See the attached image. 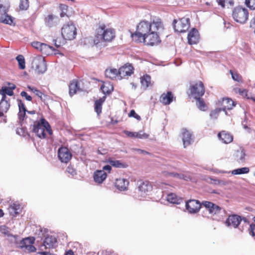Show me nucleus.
<instances>
[{
  "instance_id": "4",
  "label": "nucleus",
  "mask_w": 255,
  "mask_h": 255,
  "mask_svg": "<svg viewBox=\"0 0 255 255\" xmlns=\"http://www.w3.org/2000/svg\"><path fill=\"white\" fill-rule=\"evenodd\" d=\"M163 27L162 28L157 27V29H152L144 37H140V40L138 42H143L145 45L148 46H154L159 44L161 42L159 33L163 30Z\"/></svg>"
},
{
  "instance_id": "50",
  "label": "nucleus",
  "mask_w": 255,
  "mask_h": 255,
  "mask_svg": "<svg viewBox=\"0 0 255 255\" xmlns=\"http://www.w3.org/2000/svg\"><path fill=\"white\" fill-rule=\"evenodd\" d=\"M61 12L60 13V15L61 17L67 16V12L68 9V6L65 4H61L59 6Z\"/></svg>"
},
{
  "instance_id": "21",
  "label": "nucleus",
  "mask_w": 255,
  "mask_h": 255,
  "mask_svg": "<svg viewBox=\"0 0 255 255\" xmlns=\"http://www.w3.org/2000/svg\"><path fill=\"white\" fill-rule=\"evenodd\" d=\"M188 41L190 44H196L199 40V34L196 28H193L188 35Z\"/></svg>"
},
{
  "instance_id": "42",
  "label": "nucleus",
  "mask_w": 255,
  "mask_h": 255,
  "mask_svg": "<svg viewBox=\"0 0 255 255\" xmlns=\"http://www.w3.org/2000/svg\"><path fill=\"white\" fill-rule=\"evenodd\" d=\"M217 1L223 7L232 6L234 4L233 0H217Z\"/></svg>"
},
{
  "instance_id": "64",
  "label": "nucleus",
  "mask_w": 255,
  "mask_h": 255,
  "mask_svg": "<svg viewBox=\"0 0 255 255\" xmlns=\"http://www.w3.org/2000/svg\"><path fill=\"white\" fill-rule=\"evenodd\" d=\"M111 169H112L111 166L110 165H107L104 166L103 167V170H103L104 171H105V170H107V171H108L110 172L111 170Z\"/></svg>"
},
{
  "instance_id": "14",
  "label": "nucleus",
  "mask_w": 255,
  "mask_h": 255,
  "mask_svg": "<svg viewBox=\"0 0 255 255\" xmlns=\"http://www.w3.org/2000/svg\"><path fill=\"white\" fill-rule=\"evenodd\" d=\"M133 72V68L132 66L129 64H125L119 69V74L120 75V80L126 76H130Z\"/></svg>"
},
{
  "instance_id": "61",
  "label": "nucleus",
  "mask_w": 255,
  "mask_h": 255,
  "mask_svg": "<svg viewBox=\"0 0 255 255\" xmlns=\"http://www.w3.org/2000/svg\"><path fill=\"white\" fill-rule=\"evenodd\" d=\"M18 105L19 110H22L23 111V110L26 111L25 106H24V104L21 101H18Z\"/></svg>"
},
{
  "instance_id": "32",
  "label": "nucleus",
  "mask_w": 255,
  "mask_h": 255,
  "mask_svg": "<svg viewBox=\"0 0 255 255\" xmlns=\"http://www.w3.org/2000/svg\"><path fill=\"white\" fill-rule=\"evenodd\" d=\"M162 174L164 176H171L173 177L179 179H183L185 180H188V179H190L189 177L183 175V174H180L176 173L173 172H168L166 171H164L162 172Z\"/></svg>"
},
{
  "instance_id": "45",
  "label": "nucleus",
  "mask_w": 255,
  "mask_h": 255,
  "mask_svg": "<svg viewBox=\"0 0 255 255\" xmlns=\"http://www.w3.org/2000/svg\"><path fill=\"white\" fill-rule=\"evenodd\" d=\"M230 72L231 74L232 79L234 81L240 83L243 82L242 77L239 73L237 72H234L232 70H230Z\"/></svg>"
},
{
  "instance_id": "58",
  "label": "nucleus",
  "mask_w": 255,
  "mask_h": 255,
  "mask_svg": "<svg viewBox=\"0 0 255 255\" xmlns=\"http://www.w3.org/2000/svg\"><path fill=\"white\" fill-rule=\"evenodd\" d=\"M22 111H23L19 110L18 117H19V119L20 120H24V119L25 118V113L27 111L23 110V112H22Z\"/></svg>"
},
{
  "instance_id": "40",
  "label": "nucleus",
  "mask_w": 255,
  "mask_h": 255,
  "mask_svg": "<svg viewBox=\"0 0 255 255\" xmlns=\"http://www.w3.org/2000/svg\"><path fill=\"white\" fill-rule=\"evenodd\" d=\"M104 101V99H100L95 103V111L99 115L102 112V105Z\"/></svg>"
},
{
  "instance_id": "6",
  "label": "nucleus",
  "mask_w": 255,
  "mask_h": 255,
  "mask_svg": "<svg viewBox=\"0 0 255 255\" xmlns=\"http://www.w3.org/2000/svg\"><path fill=\"white\" fill-rule=\"evenodd\" d=\"M31 67L37 73H43L47 69L44 58L40 55L33 57L31 61Z\"/></svg>"
},
{
  "instance_id": "25",
  "label": "nucleus",
  "mask_w": 255,
  "mask_h": 255,
  "mask_svg": "<svg viewBox=\"0 0 255 255\" xmlns=\"http://www.w3.org/2000/svg\"><path fill=\"white\" fill-rule=\"evenodd\" d=\"M221 105L222 107L221 109L222 111L225 112L226 110H231L235 106L234 102L232 99L228 98L222 99Z\"/></svg>"
},
{
  "instance_id": "20",
  "label": "nucleus",
  "mask_w": 255,
  "mask_h": 255,
  "mask_svg": "<svg viewBox=\"0 0 255 255\" xmlns=\"http://www.w3.org/2000/svg\"><path fill=\"white\" fill-rule=\"evenodd\" d=\"M202 205L208 209L209 212L211 214H216L221 210V208L219 206L209 201L203 202Z\"/></svg>"
},
{
  "instance_id": "8",
  "label": "nucleus",
  "mask_w": 255,
  "mask_h": 255,
  "mask_svg": "<svg viewBox=\"0 0 255 255\" xmlns=\"http://www.w3.org/2000/svg\"><path fill=\"white\" fill-rule=\"evenodd\" d=\"M32 45L33 47L39 50L43 54L50 55L53 53L55 55H56L59 54L57 50L45 43L35 41L32 43Z\"/></svg>"
},
{
  "instance_id": "55",
  "label": "nucleus",
  "mask_w": 255,
  "mask_h": 255,
  "mask_svg": "<svg viewBox=\"0 0 255 255\" xmlns=\"http://www.w3.org/2000/svg\"><path fill=\"white\" fill-rule=\"evenodd\" d=\"M32 244H29L28 245H26V247L24 249L29 252H34L36 251V248Z\"/></svg>"
},
{
  "instance_id": "2",
  "label": "nucleus",
  "mask_w": 255,
  "mask_h": 255,
  "mask_svg": "<svg viewBox=\"0 0 255 255\" xmlns=\"http://www.w3.org/2000/svg\"><path fill=\"white\" fill-rule=\"evenodd\" d=\"M37 120L33 122L32 125V131L40 138H44L46 133L50 135L52 131L49 123L40 115H37Z\"/></svg>"
},
{
  "instance_id": "54",
  "label": "nucleus",
  "mask_w": 255,
  "mask_h": 255,
  "mask_svg": "<svg viewBox=\"0 0 255 255\" xmlns=\"http://www.w3.org/2000/svg\"><path fill=\"white\" fill-rule=\"evenodd\" d=\"M128 116L129 117H133L137 120H140V117L133 110L130 111V113L128 114Z\"/></svg>"
},
{
  "instance_id": "34",
  "label": "nucleus",
  "mask_w": 255,
  "mask_h": 255,
  "mask_svg": "<svg viewBox=\"0 0 255 255\" xmlns=\"http://www.w3.org/2000/svg\"><path fill=\"white\" fill-rule=\"evenodd\" d=\"M166 200L170 203L176 204L180 203L179 199L174 193L168 194L166 197Z\"/></svg>"
},
{
  "instance_id": "52",
  "label": "nucleus",
  "mask_w": 255,
  "mask_h": 255,
  "mask_svg": "<svg viewBox=\"0 0 255 255\" xmlns=\"http://www.w3.org/2000/svg\"><path fill=\"white\" fill-rule=\"evenodd\" d=\"M18 236L13 235L11 234L10 236H9L8 237V239L9 240V241L11 243L18 245L19 243H18Z\"/></svg>"
},
{
  "instance_id": "48",
  "label": "nucleus",
  "mask_w": 255,
  "mask_h": 255,
  "mask_svg": "<svg viewBox=\"0 0 255 255\" xmlns=\"http://www.w3.org/2000/svg\"><path fill=\"white\" fill-rule=\"evenodd\" d=\"M19 7L21 10H26L29 7L28 0H20Z\"/></svg>"
},
{
  "instance_id": "13",
  "label": "nucleus",
  "mask_w": 255,
  "mask_h": 255,
  "mask_svg": "<svg viewBox=\"0 0 255 255\" xmlns=\"http://www.w3.org/2000/svg\"><path fill=\"white\" fill-rule=\"evenodd\" d=\"M58 155L59 160L64 163H68L72 157V154L65 147H61L58 149Z\"/></svg>"
},
{
  "instance_id": "29",
  "label": "nucleus",
  "mask_w": 255,
  "mask_h": 255,
  "mask_svg": "<svg viewBox=\"0 0 255 255\" xmlns=\"http://www.w3.org/2000/svg\"><path fill=\"white\" fill-rule=\"evenodd\" d=\"M173 96L171 92H168L166 94L163 93L161 95L160 101L164 105L170 104L173 101Z\"/></svg>"
},
{
  "instance_id": "41",
  "label": "nucleus",
  "mask_w": 255,
  "mask_h": 255,
  "mask_svg": "<svg viewBox=\"0 0 255 255\" xmlns=\"http://www.w3.org/2000/svg\"><path fill=\"white\" fill-rule=\"evenodd\" d=\"M245 155V151L244 149H241L237 151L236 156L239 162L244 161Z\"/></svg>"
},
{
  "instance_id": "27",
  "label": "nucleus",
  "mask_w": 255,
  "mask_h": 255,
  "mask_svg": "<svg viewBox=\"0 0 255 255\" xmlns=\"http://www.w3.org/2000/svg\"><path fill=\"white\" fill-rule=\"evenodd\" d=\"M105 76L106 77L111 79H118L120 80L119 74V70L115 68H108L105 71Z\"/></svg>"
},
{
  "instance_id": "22",
  "label": "nucleus",
  "mask_w": 255,
  "mask_h": 255,
  "mask_svg": "<svg viewBox=\"0 0 255 255\" xmlns=\"http://www.w3.org/2000/svg\"><path fill=\"white\" fill-rule=\"evenodd\" d=\"M57 239L55 236H48L43 242V246L46 249L53 248L57 246Z\"/></svg>"
},
{
  "instance_id": "43",
  "label": "nucleus",
  "mask_w": 255,
  "mask_h": 255,
  "mask_svg": "<svg viewBox=\"0 0 255 255\" xmlns=\"http://www.w3.org/2000/svg\"><path fill=\"white\" fill-rule=\"evenodd\" d=\"M18 63V66L20 69H24L25 68V59L24 57L21 55H18L16 58Z\"/></svg>"
},
{
  "instance_id": "3",
  "label": "nucleus",
  "mask_w": 255,
  "mask_h": 255,
  "mask_svg": "<svg viewBox=\"0 0 255 255\" xmlns=\"http://www.w3.org/2000/svg\"><path fill=\"white\" fill-rule=\"evenodd\" d=\"M115 36V32L112 28H106L105 25L100 26L96 30V34L94 40L96 45L103 42H110Z\"/></svg>"
},
{
  "instance_id": "46",
  "label": "nucleus",
  "mask_w": 255,
  "mask_h": 255,
  "mask_svg": "<svg viewBox=\"0 0 255 255\" xmlns=\"http://www.w3.org/2000/svg\"><path fill=\"white\" fill-rule=\"evenodd\" d=\"M0 232L4 236L7 237V238L10 236L11 234L9 229L5 226H1L0 227Z\"/></svg>"
},
{
  "instance_id": "59",
  "label": "nucleus",
  "mask_w": 255,
  "mask_h": 255,
  "mask_svg": "<svg viewBox=\"0 0 255 255\" xmlns=\"http://www.w3.org/2000/svg\"><path fill=\"white\" fill-rule=\"evenodd\" d=\"M20 95L23 97H25L26 100L28 101H30L32 100L31 97L30 96L28 95L24 91L21 92L20 93Z\"/></svg>"
},
{
  "instance_id": "39",
  "label": "nucleus",
  "mask_w": 255,
  "mask_h": 255,
  "mask_svg": "<svg viewBox=\"0 0 255 255\" xmlns=\"http://www.w3.org/2000/svg\"><path fill=\"white\" fill-rule=\"evenodd\" d=\"M0 93L4 96L5 99H8L6 97V95L8 96H12L13 95V92L11 90V89L7 87H3L1 90H0Z\"/></svg>"
},
{
  "instance_id": "23",
  "label": "nucleus",
  "mask_w": 255,
  "mask_h": 255,
  "mask_svg": "<svg viewBox=\"0 0 255 255\" xmlns=\"http://www.w3.org/2000/svg\"><path fill=\"white\" fill-rule=\"evenodd\" d=\"M107 174L103 170L96 171L93 175L94 181L98 184H101L106 179Z\"/></svg>"
},
{
  "instance_id": "38",
  "label": "nucleus",
  "mask_w": 255,
  "mask_h": 255,
  "mask_svg": "<svg viewBox=\"0 0 255 255\" xmlns=\"http://www.w3.org/2000/svg\"><path fill=\"white\" fill-rule=\"evenodd\" d=\"M0 21L7 24H11L13 22L12 17L6 13L0 16Z\"/></svg>"
},
{
  "instance_id": "28",
  "label": "nucleus",
  "mask_w": 255,
  "mask_h": 255,
  "mask_svg": "<svg viewBox=\"0 0 255 255\" xmlns=\"http://www.w3.org/2000/svg\"><path fill=\"white\" fill-rule=\"evenodd\" d=\"M219 138L225 143H229L232 141L233 139V136L225 131L219 132L218 134Z\"/></svg>"
},
{
  "instance_id": "1",
  "label": "nucleus",
  "mask_w": 255,
  "mask_h": 255,
  "mask_svg": "<svg viewBox=\"0 0 255 255\" xmlns=\"http://www.w3.org/2000/svg\"><path fill=\"white\" fill-rule=\"evenodd\" d=\"M163 28V23L159 18H154L152 21L143 20L140 21L136 26L135 32L132 34L131 36L132 40L138 42L140 40V37H144L152 29Z\"/></svg>"
},
{
  "instance_id": "11",
  "label": "nucleus",
  "mask_w": 255,
  "mask_h": 255,
  "mask_svg": "<svg viewBox=\"0 0 255 255\" xmlns=\"http://www.w3.org/2000/svg\"><path fill=\"white\" fill-rule=\"evenodd\" d=\"M137 185L138 194L141 197H144L148 195L152 189L151 184L148 181H139Z\"/></svg>"
},
{
  "instance_id": "17",
  "label": "nucleus",
  "mask_w": 255,
  "mask_h": 255,
  "mask_svg": "<svg viewBox=\"0 0 255 255\" xmlns=\"http://www.w3.org/2000/svg\"><path fill=\"white\" fill-rule=\"evenodd\" d=\"M58 16L53 14H48L44 19L45 24L46 26L52 27L56 26L59 23Z\"/></svg>"
},
{
  "instance_id": "16",
  "label": "nucleus",
  "mask_w": 255,
  "mask_h": 255,
  "mask_svg": "<svg viewBox=\"0 0 255 255\" xmlns=\"http://www.w3.org/2000/svg\"><path fill=\"white\" fill-rule=\"evenodd\" d=\"M242 221L240 216L236 215L229 216L227 218L226 224L228 227H233L235 228H237Z\"/></svg>"
},
{
  "instance_id": "60",
  "label": "nucleus",
  "mask_w": 255,
  "mask_h": 255,
  "mask_svg": "<svg viewBox=\"0 0 255 255\" xmlns=\"http://www.w3.org/2000/svg\"><path fill=\"white\" fill-rule=\"evenodd\" d=\"M66 171L72 175H74L76 174L75 170L70 166H68Z\"/></svg>"
},
{
  "instance_id": "12",
  "label": "nucleus",
  "mask_w": 255,
  "mask_h": 255,
  "mask_svg": "<svg viewBox=\"0 0 255 255\" xmlns=\"http://www.w3.org/2000/svg\"><path fill=\"white\" fill-rule=\"evenodd\" d=\"M201 204L196 200H190L186 203V209L189 213L195 214L201 208Z\"/></svg>"
},
{
  "instance_id": "9",
  "label": "nucleus",
  "mask_w": 255,
  "mask_h": 255,
  "mask_svg": "<svg viewBox=\"0 0 255 255\" xmlns=\"http://www.w3.org/2000/svg\"><path fill=\"white\" fill-rule=\"evenodd\" d=\"M175 31L178 32H185L190 27V20L188 18L183 17L178 20H174L173 22Z\"/></svg>"
},
{
  "instance_id": "51",
  "label": "nucleus",
  "mask_w": 255,
  "mask_h": 255,
  "mask_svg": "<svg viewBox=\"0 0 255 255\" xmlns=\"http://www.w3.org/2000/svg\"><path fill=\"white\" fill-rule=\"evenodd\" d=\"M245 4L251 9H255V0H245Z\"/></svg>"
},
{
  "instance_id": "15",
  "label": "nucleus",
  "mask_w": 255,
  "mask_h": 255,
  "mask_svg": "<svg viewBox=\"0 0 255 255\" xmlns=\"http://www.w3.org/2000/svg\"><path fill=\"white\" fill-rule=\"evenodd\" d=\"M3 96L0 93V117L6 113L10 107L9 99H5Z\"/></svg>"
},
{
  "instance_id": "19",
  "label": "nucleus",
  "mask_w": 255,
  "mask_h": 255,
  "mask_svg": "<svg viewBox=\"0 0 255 255\" xmlns=\"http://www.w3.org/2000/svg\"><path fill=\"white\" fill-rule=\"evenodd\" d=\"M7 210L11 216L15 217L21 212L22 207L18 202H15L11 203Z\"/></svg>"
},
{
  "instance_id": "56",
  "label": "nucleus",
  "mask_w": 255,
  "mask_h": 255,
  "mask_svg": "<svg viewBox=\"0 0 255 255\" xmlns=\"http://www.w3.org/2000/svg\"><path fill=\"white\" fill-rule=\"evenodd\" d=\"M250 234L253 237L255 236V224H252L250 225L249 229Z\"/></svg>"
},
{
  "instance_id": "31",
  "label": "nucleus",
  "mask_w": 255,
  "mask_h": 255,
  "mask_svg": "<svg viewBox=\"0 0 255 255\" xmlns=\"http://www.w3.org/2000/svg\"><path fill=\"white\" fill-rule=\"evenodd\" d=\"M34 241L35 239L33 237L26 238L20 241L17 247L21 249H24L26 247V245H28L29 244H33Z\"/></svg>"
},
{
  "instance_id": "33",
  "label": "nucleus",
  "mask_w": 255,
  "mask_h": 255,
  "mask_svg": "<svg viewBox=\"0 0 255 255\" xmlns=\"http://www.w3.org/2000/svg\"><path fill=\"white\" fill-rule=\"evenodd\" d=\"M101 89L102 92L106 94L110 93L113 90L114 87L110 82H104Z\"/></svg>"
},
{
  "instance_id": "47",
  "label": "nucleus",
  "mask_w": 255,
  "mask_h": 255,
  "mask_svg": "<svg viewBox=\"0 0 255 255\" xmlns=\"http://www.w3.org/2000/svg\"><path fill=\"white\" fill-rule=\"evenodd\" d=\"M9 8L8 3L2 4L0 3V16L3 15L7 13V10Z\"/></svg>"
},
{
  "instance_id": "49",
  "label": "nucleus",
  "mask_w": 255,
  "mask_h": 255,
  "mask_svg": "<svg viewBox=\"0 0 255 255\" xmlns=\"http://www.w3.org/2000/svg\"><path fill=\"white\" fill-rule=\"evenodd\" d=\"M222 110L221 108H217L215 110L212 111L210 114V118L214 120L217 119L219 116V113Z\"/></svg>"
},
{
  "instance_id": "53",
  "label": "nucleus",
  "mask_w": 255,
  "mask_h": 255,
  "mask_svg": "<svg viewBox=\"0 0 255 255\" xmlns=\"http://www.w3.org/2000/svg\"><path fill=\"white\" fill-rule=\"evenodd\" d=\"M137 135L136 136V138H138L140 139H146L149 137V135L147 133L144 132L143 131H139L138 132H136Z\"/></svg>"
},
{
  "instance_id": "36",
  "label": "nucleus",
  "mask_w": 255,
  "mask_h": 255,
  "mask_svg": "<svg viewBox=\"0 0 255 255\" xmlns=\"http://www.w3.org/2000/svg\"><path fill=\"white\" fill-rule=\"evenodd\" d=\"M140 82L142 87L146 89L151 83V78L149 76L146 75L141 78Z\"/></svg>"
},
{
  "instance_id": "63",
  "label": "nucleus",
  "mask_w": 255,
  "mask_h": 255,
  "mask_svg": "<svg viewBox=\"0 0 255 255\" xmlns=\"http://www.w3.org/2000/svg\"><path fill=\"white\" fill-rule=\"evenodd\" d=\"M34 93L39 98H42V96L43 94L38 90L35 89V90H34Z\"/></svg>"
},
{
  "instance_id": "35",
  "label": "nucleus",
  "mask_w": 255,
  "mask_h": 255,
  "mask_svg": "<svg viewBox=\"0 0 255 255\" xmlns=\"http://www.w3.org/2000/svg\"><path fill=\"white\" fill-rule=\"evenodd\" d=\"M250 169L249 167H244L234 169L231 171L233 175H240L243 174H247L249 172Z\"/></svg>"
},
{
  "instance_id": "26",
  "label": "nucleus",
  "mask_w": 255,
  "mask_h": 255,
  "mask_svg": "<svg viewBox=\"0 0 255 255\" xmlns=\"http://www.w3.org/2000/svg\"><path fill=\"white\" fill-rule=\"evenodd\" d=\"M129 182L124 178H119L116 180L115 186L121 191H125L127 189Z\"/></svg>"
},
{
  "instance_id": "44",
  "label": "nucleus",
  "mask_w": 255,
  "mask_h": 255,
  "mask_svg": "<svg viewBox=\"0 0 255 255\" xmlns=\"http://www.w3.org/2000/svg\"><path fill=\"white\" fill-rule=\"evenodd\" d=\"M195 99L197 100L196 105L197 107L201 111H205L206 106L204 102L200 98Z\"/></svg>"
},
{
  "instance_id": "18",
  "label": "nucleus",
  "mask_w": 255,
  "mask_h": 255,
  "mask_svg": "<svg viewBox=\"0 0 255 255\" xmlns=\"http://www.w3.org/2000/svg\"><path fill=\"white\" fill-rule=\"evenodd\" d=\"M182 141L184 147L185 148L193 141L192 133L186 129L182 130Z\"/></svg>"
},
{
  "instance_id": "57",
  "label": "nucleus",
  "mask_w": 255,
  "mask_h": 255,
  "mask_svg": "<svg viewBox=\"0 0 255 255\" xmlns=\"http://www.w3.org/2000/svg\"><path fill=\"white\" fill-rule=\"evenodd\" d=\"M124 133L128 137H136L137 135L136 132H131L125 130L124 131Z\"/></svg>"
},
{
  "instance_id": "10",
  "label": "nucleus",
  "mask_w": 255,
  "mask_h": 255,
  "mask_svg": "<svg viewBox=\"0 0 255 255\" xmlns=\"http://www.w3.org/2000/svg\"><path fill=\"white\" fill-rule=\"evenodd\" d=\"M190 94L194 98H199L202 97L205 93V88L203 83L198 81L192 85L190 88Z\"/></svg>"
},
{
  "instance_id": "7",
  "label": "nucleus",
  "mask_w": 255,
  "mask_h": 255,
  "mask_svg": "<svg viewBox=\"0 0 255 255\" xmlns=\"http://www.w3.org/2000/svg\"><path fill=\"white\" fill-rule=\"evenodd\" d=\"M233 16L236 21L240 23H245L248 20L249 12L245 8L238 7L234 9Z\"/></svg>"
},
{
  "instance_id": "37",
  "label": "nucleus",
  "mask_w": 255,
  "mask_h": 255,
  "mask_svg": "<svg viewBox=\"0 0 255 255\" xmlns=\"http://www.w3.org/2000/svg\"><path fill=\"white\" fill-rule=\"evenodd\" d=\"M108 162L113 166L117 168H126L127 166L126 164L122 163L119 160L110 159Z\"/></svg>"
},
{
  "instance_id": "24",
  "label": "nucleus",
  "mask_w": 255,
  "mask_h": 255,
  "mask_svg": "<svg viewBox=\"0 0 255 255\" xmlns=\"http://www.w3.org/2000/svg\"><path fill=\"white\" fill-rule=\"evenodd\" d=\"M234 90L236 93L240 94L243 98L251 99L255 102V95L253 94L252 93H249L247 90L236 88H235Z\"/></svg>"
},
{
  "instance_id": "5",
  "label": "nucleus",
  "mask_w": 255,
  "mask_h": 255,
  "mask_svg": "<svg viewBox=\"0 0 255 255\" xmlns=\"http://www.w3.org/2000/svg\"><path fill=\"white\" fill-rule=\"evenodd\" d=\"M61 34L65 39H74L77 34V31L73 22L70 21L64 24L61 28Z\"/></svg>"
},
{
  "instance_id": "30",
  "label": "nucleus",
  "mask_w": 255,
  "mask_h": 255,
  "mask_svg": "<svg viewBox=\"0 0 255 255\" xmlns=\"http://www.w3.org/2000/svg\"><path fill=\"white\" fill-rule=\"evenodd\" d=\"M80 91L78 86V82L76 80L72 81L69 85V94L72 96L76 93L77 91Z\"/></svg>"
},
{
  "instance_id": "62",
  "label": "nucleus",
  "mask_w": 255,
  "mask_h": 255,
  "mask_svg": "<svg viewBox=\"0 0 255 255\" xmlns=\"http://www.w3.org/2000/svg\"><path fill=\"white\" fill-rule=\"evenodd\" d=\"M36 255H55L53 254L47 252H40L36 254Z\"/></svg>"
}]
</instances>
